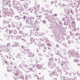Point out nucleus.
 Segmentation results:
<instances>
[{
    "mask_svg": "<svg viewBox=\"0 0 80 80\" xmlns=\"http://www.w3.org/2000/svg\"><path fill=\"white\" fill-rule=\"evenodd\" d=\"M12 33V31L9 30V34H11Z\"/></svg>",
    "mask_w": 80,
    "mask_h": 80,
    "instance_id": "nucleus-53",
    "label": "nucleus"
},
{
    "mask_svg": "<svg viewBox=\"0 0 80 80\" xmlns=\"http://www.w3.org/2000/svg\"><path fill=\"white\" fill-rule=\"evenodd\" d=\"M56 40L57 42H60V41H59V38H56Z\"/></svg>",
    "mask_w": 80,
    "mask_h": 80,
    "instance_id": "nucleus-25",
    "label": "nucleus"
},
{
    "mask_svg": "<svg viewBox=\"0 0 80 80\" xmlns=\"http://www.w3.org/2000/svg\"><path fill=\"white\" fill-rule=\"evenodd\" d=\"M72 73L70 72L69 73V77H71V76H72Z\"/></svg>",
    "mask_w": 80,
    "mask_h": 80,
    "instance_id": "nucleus-42",
    "label": "nucleus"
},
{
    "mask_svg": "<svg viewBox=\"0 0 80 80\" xmlns=\"http://www.w3.org/2000/svg\"><path fill=\"white\" fill-rule=\"evenodd\" d=\"M42 22L44 24H46V20H43L42 21Z\"/></svg>",
    "mask_w": 80,
    "mask_h": 80,
    "instance_id": "nucleus-37",
    "label": "nucleus"
},
{
    "mask_svg": "<svg viewBox=\"0 0 80 80\" xmlns=\"http://www.w3.org/2000/svg\"><path fill=\"white\" fill-rule=\"evenodd\" d=\"M62 28L64 32H66V30L65 29V28H64L63 27H62Z\"/></svg>",
    "mask_w": 80,
    "mask_h": 80,
    "instance_id": "nucleus-22",
    "label": "nucleus"
},
{
    "mask_svg": "<svg viewBox=\"0 0 80 80\" xmlns=\"http://www.w3.org/2000/svg\"><path fill=\"white\" fill-rule=\"evenodd\" d=\"M73 30L74 32H75L77 30V28H75V27H73Z\"/></svg>",
    "mask_w": 80,
    "mask_h": 80,
    "instance_id": "nucleus-41",
    "label": "nucleus"
},
{
    "mask_svg": "<svg viewBox=\"0 0 80 80\" xmlns=\"http://www.w3.org/2000/svg\"><path fill=\"white\" fill-rule=\"evenodd\" d=\"M70 35L71 37H73V33H72L71 32H70Z\"/></svg>",
    "mask_w": 80,
    "mask_h": 80,
    "instance_id": "nucleus-31",
    "label": "nucleus"
},
{
    "mask_svg": "<svg viewBox=\"0 0 80 80\" xmlns=\"http://www.w3.org/2000/svg\"><path fill=\"white\" fill-rule=\"evenodd\" d=\"M15 8V9H16V10H17L18 9H19V7H18L17 8V7H14Z\"/></svg>",
    "mask_w": 80,
    "mask_h": 80,
    "instance_id": "nucleus-52",
    "label": "nucleus"
},
{
    "mask_svg": "<svg viewBox=\"0 0 80 80\" xmlns=\"http://www.w3.org/2000/svg\"><path fill=\"white\" fill-rule=\"evenodd\" d=\"M67 12H68V14L69 16H72V15H70V11L68 10Z\"/></svg>",
    "mask_w": 80,
    "mask_h": 80,
    "instance_id": "nucleus-21",
    "label": "nucleus"
},
{
    "mask_svg": "<svg viewBox=\"0 0 80 80\" xmlns=\"http://www.w3.org/2000/svg\"><path fill=\"white\" fill-rule=\"evenodd\" d=\"M16 0H13L12 1L13 4L14 5H15V2Z\"/></svg>",
    "mask_w": 80,
    "mask_h": 80,
    "instance_id": "nucleus-48",
    "label": "nucleus"
},
{
    "mask_svg": "<svg viewBox=\"0 0 80 80\" xmlns=\"http://www.w3.org/2000/svg\"><path fill=\"white\" fill-rule=\"evenodd\" d=\"M23 36L24 37H28L29 36L27 34L23 33Z\"/></svg>",
    "mask_w": 80,
    "mask_h": 80,
    "instance_id": "nucleus-12",
    "label": "nucleus"
},
{
    "mask_svg": "<svg viewBox=\"0 0 80 80\" xmlns=\"http://www.w3.org/2000/svg\"><path fill=\"white\" fill-rule=\"evenodd\" d=\"M67 40H69L70 39V36H67Z\"/></svg>",
    "mask_w": 80,
    "mask_h": 80,
    "instance_id": "nucleus-45",
    "label": "nucleus"
},
{
    "mask_svg": "<svg viewBox=\"0 0 80 80\" xmlns=\"http://www.w3.org/2000/svg\"><path fill=\"white\" fill-rule=\"evenodd\" d=\"M52 75H55V73H56V72L55 71L53 72V71H52Z\"/></svg>",
    "mask_w": 80,
    "mask_h": 80,
    "instance_id": "nucleus-44",
    "label": "nucleus"
},
{
    "mask_svg": "<svg viewBox=\"0 0 80 80\" xmlns=\"http://www.w3.org/2000/svg\"><path fill=\"white\" fill-rule=\"evenodd\" d=\"M3 50L4 52H10V50L7 49V48H4Z\"/></svg>",
    "mask_w": 80,
    "mask_h": 80,
    "instance_id": "nucleus-8",
    "label": "nucleus"
},
{
    "mask_svg": "<svg viewBox=\"0 0 80 80\" xmlns=\"http://www.w3.org/2000/svg\"><path fill=\"white\" fill-rule=\"evenodd\" d=\"M29 70H30V71H31V72H33V69H32V68H30L29 69Z\"/></svg>",
    "mask_w": 80,
    "mask_h": 80,
    "instance_id": "nucleus-43",
    "label": "nucleus"
},
{
    "mask_svg": "<svg viewBox=\"0 0 80 80\" xmlns=\"http://www.w3.org/2000/svg\"><path fill=\"white\" fill-rule=\"evenodd\" d=\"M37 12H39V13H42V10L41 9H38V10H37Z\"/></svg>",
    "mask_w": 80,
    "mask_h": 80,
    "instance_id": "nucleus-26",
    "label": "nucleus"
},
{
    "mask_svg": "<svg viewBox=\"0 0 80 80\" xmlns=\"http://www.w3.org/2000/svg\"><path fill=\"white\" fill-rule=\"evenodd\" d=\"M47 45H48V46H49L50 47H52V45H51V44H50V43H47Z\"/></svg>",
    "mask_w": 80,
    "mask_h": 80,
    "instance_id": "nucleus-36",
    "label": "nucleus"
},
{
    "mask_svg": "<svg viewBox=\"0 0 80 80\" xmlns=\"http://www.w3.org/2000/svg\"><path fill=\"white\" fill-rule=\"evenodd\" d=\"M17 32L16 31V30H15L13 32V33L14 34V35H15L16 34H17Z\"/></svg>",
    "mask_w": 80,
    "mask_h": 80,
    "instance_id": "nucleus-34",
    "label": "nucleus"
},
{
    "mask_svg": "<svg viewBox=\"0 0 80 80\" xmlns=\"http://www.w3.org/2000/svg\"><path fill=\"white\" fill-rule=\"evenodd\" d=\"M25 78L26 79L25 80H27L29 78L28 76L27 75H25Z\"/></svg>",
    "mask_w": 80,
    "mask_h": 80,
    "instance_id": "nucleus-32",
    "label": "nucleus"
},
{
    "mask_svg": "<svg viewBox=\"0 0 80 80\" xmlns=\"http://www.w3.org/2000/svg\"><path fill=\"white\" fill-rule=\"evenodd\" d=\"M19 67L20 68H22L23 67V65H20Z\"/></svg>",
    "mask_w": 80,
    "mask_h": 80,
    "instance_id": "nucleus-55",
    "label": "nucleus"
},
{
    "mask_svg": "<svg viewBox=\"0 0 80 80\" xmlns=\"http://www.w3.org/2000/svg\"><path fill=\"white\" fill-rule=\"evenodd\" d=\"M20 78L21 79H22V80H24V77L23 76H21L20 77Z\"/></svg>",
    "mask_w": 80,
    "mask_h": 80,
    "instance_id": "nucleus-30",
    "label": "nucleus"
},
{
    "mask_svg": "<svg viewBox=\"0 0 80 80\" xmlns=\"http://www.w3.org/2000/svg\"><path fill=\"white\" fill-rule=\"evenodd\" d=\"M52 60H53V58H50L49 60V62H52Z\"/></svg>",
    "mask_w": 80,
    "mask_h": 80,
    "instance_id": "nucleus-49",
    "label": "nucleus"
},
{
    "mask_svg": "<svg viewBox=\"0 0 80 80\" xmlns=\"http://www.w3.org/2000/svg\"><path fill=\"white\" fill-rule=\"evenodd\" d=\"M13 37H11V36H9V37H7V38H12Z\"/></svg>",
    "mask_w": 80,
    "mask_h": 80,
    "instance_id": "nucleus-59",
    "label": "nucleus"
},
{
    "mask_svg": "<svg viewBox=\"0 0 80 80\" xmlns=\"http://www.w3.org/2000/svg\"><path fill=\"white\" fill-rule=\"evenodd\" d=\"M71 6L72 7H75V2H72L71 4Z\"/></svg>",
    "mask_w": 80,
    "mask_h": 80,
    "instance_id": "nucleus-15",
    "label": "nucleus"
},
{
    "mask_svg": "<svg viewBox=\"0 0 80 80\" xmlns=\"http://www.w3.org/2000/svg\"><path fill=\"white\" fill-rule=\"evenodd\" d=\"M20 9L22 11V12L24 10V9H23V7H21L20 8Z\"/></svg>",
    "mask_w": 80,
    "mask_h": 80,
    "instance_id": "nucleus-28",
    "label": "nucleus"
},
{
    "mask_svg": "<svg viewBox=\"0 0 80 80\" xmlns=\"http://www.w3.org/2000/svg\"><path fill=\"white\" fill-rule=\"evenodd\" d=\"M28 23H29V24H30V25H33V21L31 20H29V22H28Z\"/></svg>",
    "mask_w": 80,
    "mask_h": 80,
    "instance_id": "nucleus-7",
    "label": "nucleus"
},
{
    "mask_svg": "<svg viewBox=\"0 0 80 80\" xmlns=\"http://www.w3.org/2000/svg\"><path fill=\"white\" fill-rule=\"evenodd\" d=\"M68 54L69 55H72L73 56V57H75L76 58H78L80 57V56H79V54H78V53H77L76 52H73V50H69L68 52Z\"/></svg>",
    "mask_w": 80,
    "mask_h": 80,
    "instance_id": "nucleus-1",
    "label": "nucleus"
},
{
    "mask_svg": "<svg viewBox=\"0 0 80 80\" xmlns=\"http://www.w3.org/2000/svg\"><path fill=\"white\" fill-rule=\"evenodd\" d=\"M15 75H16V76H18V72H15Z\"/></svg>",
    "mask_w": 80,
    "mask_h": 80,
    "instance_id": "nucleus-51",
    "label": "nucleus"
},
{
    "mask_svg": "<svg viewBox=\"0 0 80 80\" xmlns=\"http://www.w3.org/2000/svg\"><path fill=\"white\" fill-rule=\"evenodd\" d=\"M53 66L54 67H56V66H57V64H56V63H55V62H53Z\"/></svg>",
    "mask_w": 80,
    "mask_h": 80,
    "instance_id": "nucleus-40",
    "label": "nucleus"
},
{
    "mask_svg": "<svg viewBox=\"0 0 80 80\" xmlns=\"http://www.w3.org/2000/svg\"><path fill=\"white\" fill-rule=\"evenodd\" d=\"M70 19H71V20H73L74 18H73V17H72V16H70Z\"/></svg>",
    "mask_w": 80,
    "mask_h": 80,
    "instance_id": "nucleus-54",
    "label": "nucleus"
},
{
    "mask_svg": "<svg viewBox=\"0 0 80 80\" xmlns=\"http://www.w3.org/2000/svg\"><path fill=\"white\" fill-rule=\"evenodd\" d=\"M28 10H29V12H30L31 11V13H32V12H33V9H32V8H30H30H29L28 9Z\"/></svg>",
    "mask_w": 80,
    "mask_h": 80,
    "instance_id": "nucleus-16",
    "label": "nucleus"
},
{
    "mask_svg": "<svg viewBox=\"0 0 80 80\" xmlns=\"http://www.w3.org/2000/svg\"><path fill=\"white\" fill-rule=\"evenodd\" d=\"M44 45L43 44H39V47H42L43 46H44Z\"/></svg>",
    "mask_w": 80,
    "mask_h": 80,
    "instance_id": "nucleus-35",
    "label": "nucleus"
},
{
    "mask_svg": "<svg viewBox=\"0 0 80 80\" xmlns=\"http://www.w3.org/2000/svg\"><path fill=\"white\" fill-rule=\"evenodd\" d=\"M48 67L49 68H53V65H52V62H49L48 63Z\"/></svg>",
    "mask_w": 80,
    "mask_h": 80,
    "instance_id": "nucleus-4",
    "label": "nucleus"
},
{
    "mask_svg": "<svg viewBox=\"0 0 80 80\" xmlns=\"http://www.w3.org/2000/svg\"><path fill=\"white\" fill-rule=\"evenodd\" d=\"M48 47H47V46L46 45H44V47H43V49H44L45 50H47V48Z\"/></svg>",
    "mask_w": 80,
    "mask_h": 80,
    "instance_id": "nucleus-20",
    "label": "nucleus"
},
{
    "mask_svg": "<svg viewBox=\"0 0 80 80\" xmlns=\"http://www.w3.org/2000/svg\"><path fill=\"white\" fill-rule=\"evenodd\" d=\"M68 23H67V22H64V25H68Z\"/></svg>",
    "mask_w": 80,
    "mask_h": 80,
    "instance_id": "nucleus-27",
    "label": "nucleus"
},
{
    "mask_svg": "<svg viewBox=\"0 0 80 80\" xmlns=\"http://www.w3.org/2000/svg\"><path fill=\"white\" fill-rule=\"evenodd\" d=\"M22 50H24L23 52H24V53H27L28 55H29L30 54V52H29V51L28 49H25V48H24Z\"/></svg>",
    "mask_w": 80,
    "mask_h": 80,
    "instance_id": "nucleus-3",
    "label": "nucleus"
},
{
    "mask_svg": "<svg viewBox=\"0 0 80 80\" xmlns=\"http://www.w3.org/2000/svg\"><path fill=\"white\" fill-rule=\"evenodd\" d=\"M60 71H61V70L60 69H58L57 70V71L58 72H60Z\"/></svg>",
    "mask_w": 80,
    "mask_h": 80,
    "instance_id": "nucleus-61",
    "label": "nucleus"
},
{
    "mask_svg": "<svg viewBox=\"0 0 80 80\" xmlns=\"http://www.w3.org/2000/svg\"><path fill=\"white\" fill-rule=\"evenodd\" d=\"M80 34L78 33H76V34H75V35L76 36H78V35H79Z\"/></svg>",
    "mask_w": 80,
    "mask_h": 80,
    "instance_id": "nucleus-57",
    "label": "nucleus"
},
{
    "mask_svg": "<svg viewBox=\"0 0 80 80\" xmlns=\"http://www.w3.org/2000/svg\"><path fill=\"white\" fill-rule=\"evenodd\" d=\"M68 9H64V11L65 12V13H67V12H68Z\"/></svg>",
    "mask_w": 80,
    "mask_h": 80,
    "instance_id": "nucleus-46",
    "label": "nucleus"
},
{
    "mask_svg": "<svg viewBox=\"0 0 80 80\" xmlns=\"http://www.w3.org/2000/svg\"><path fill=\"white\" fill-rule=\"evenodd\" d=\"M19 33H21V34H22V33H23V32L22 31H19Z\"/></svg>",
    "mask_w": 80,
    "mask_h": 80,
    "instance_id": "nucleus-56",
    "label": "nucleus"
},
{
    "mask_svg": "<svg viewBox=\"0 0 80 80\" xmlns=\"http://www.w3.org/2000/svg\"><path fill=\"white\" fill-rule=\"evenodd\" d=\"M59 25H60V27H62V22H61V21H59Z\"/></svg>",
    "mask_w": 80,
    "mask_h": 80,
    "instance_id": "nucleus-17",
    "label": "nucleus"
},
{
    "mask_svg": "<svg viewBox=\"0 0 80 80\" xmlns=\"http://www.w3.org/2000/svg\"><path fill=\"white\" fill-rule=\"evenodd\" d=\"M12 27H15V24H14V23L13 22H12Z\"/></svg>",
    "mask_w": 80,
    "mask_h": 80,
    "instance_id": "nucleus-29",
    "label": "nucleus"
},
{
    "mask_svg": "<svg viewBox=\"0 0 80 80\" xmlns=\"http://www.w3.org/2000/svg\"><path fill=\"white\" fill-rule=\"evenodd\" d=\"M37 67L38 69H42V65L40 64H38L37 65Z\"/></svg>",
    "mask_w": 80,
    "mask_h": 80,
    "instance_id": "nucleus-6",
    "label": "nucleus"
},
{
    "mask_svg": "<svg viewBox=\"0 0 80 80\" xmlns=\"http://www.w3.org/2000/svg\"><path fill=\"white\" fill-rule=\"evenodd\" d=\"M22 41H24V42H27V40H26V39H25L24 38H22Z\"/></svg>",
    "mask_w": 80,
    "mask_h": 80,
    "instance_id": "nucleus-47",
    "label": "nucleus"
},
{
    "mask_svg": "<svg viewBox=\"0 0 80 80\" xmlns=\"http://www.w3.org/2000/svg\"><path fill=\"white\" fill-rule=\"evenodd\" d=\"M30 20H31V21H32V20H33V21L34 18L31 17L30 18Z\"/></svg>",
    "mask_w": 80,
    "mask_h": 80,
    "instance_id": "nucleus-39",
    "label": "nucleus"
},
{
    "mask_svg": "<svg viewBox=\"0 0 80 80\" xmlns=\"http://www.w3.org/2000/svg\"><path fill=\"white\" fill-rule=\"evenodd\" d=\"M3 14L4 15V13H6V8H4L3 9Z\"/></svg>",
    "mask_w": 80,
    "mask_h": 80,
    "instance_id": "nucleus-13",
    "label": "nucleus"
},
{
    "mask_svg": "<svg viewBox=\"0 0 80 80\" xmlns=\"http://www.w3.org/2000/svg\"><path fill=\"white\" fill-rule=\"evenodd\" d=\"M79 60H78V59H75V60L73 62H75V63L77 62H78Z\"/></svg>",
    "mask_w": 80,
    "mask_h": 80,
    "instance_id": "nucleus-38",
    "label": "nucleus"
},
{
    "mask_svg": "<svg viewBox=\"0 0 80 80\" xmlns=\"http://www.w3.org/2000/svg\"><path fill=\"white\" fill-rule=\"evenodd\" d=\"M68 44H71V42H70V41L69 40L68 41Z\"/></svg>",
    "mask_w": 80,
    "mask_h": 80,
    "instance_id": "nucleus-60",
    "label": "nucleus"
},
{
    "mask_svg": "<svg viewBox=\"0 0 80 80\" xmlns=\"http://www.w3.org/2000/svg\"><path fill=\"white\" fill-rule=\"evenodd\" d=\"M34 9H35V12H34V13H35V15H37V8L36 7L34 8Z\"/></svg>",
    "mask_w": 80,
    "mask_h": 80,
    "instance_id": "nucleus-11",
    "label": "nucleus"
},
{
    "mask_svg": "<svg viewBox=\"0 0 80 80\" xmlns=\"http://www.w3.org/2000/svg\"><path fill=\"white\" fill-rule=\"evenodd\" d=\"M59 53V51L58 50H57V52H56V54H58Z\"/></svg>",
    "mask_w": 80,
    "mask_h": 80,
    "instance_id": "nucleus-62",
    "label": "nucleus"
},
{
    "mask_svg": "<svg viewBox=\"0 0 80 80\" xmlns=\"http://www.w3.org/2000/svg\"><path fill=\"white\" fill-rule=\"evenodd\" d=\"M62 63L61 64V65H62V67L63 68V67H65V65L66 64V62H65V61H62L61 62Z\"/></svg>",
    "mask_w": 80,
    "mask_h": 80,
    "instance_id": "nucleus-5",
    "label": "nucleus"
},
{
    "mask_svg": "<svg viewBox=\"0 0 80 80\" xmlns=\"http://www.w3.org/2000/svg\"><path fill=\"white\" fill-rule=\"evenodd\" d=\"M5 13V14H4V15L8 16V17H9V16H11V15H12V12H10V11L9 10H8L7 11V12H6V13Z\"/></svg>",
    "mask_w": 80,
    "mask_h": 80,
    "instance_id": "nucleus-2",
    "label": "nucleus"
},
{
    "mask_svg": "<svg viewBox=\"0 0 80 80\" xmlns=\"http://www.w3.org/2000/svg\"><path fill=\"white\" fill-rule=\"evenodd\" d=\"M15 18H17V19H18V20H20L21 18L23 19V18H19V17L18 16H15Z\"/></svg>",
    "mask_w": 80,
    "mask_h": 80,
    "instance_id": "nucleus-14",
    "label": "nucleus"
},
{
    "mask_svg": "<svg viewBox=\"0 0 80 80\" xmlns=\"http://www.w3.org/2000/svg\"><path fill=\"white\" fill-rule=\"evenodd\" d=\"M70 11L71 12V14H72V15H73V14H74V12H73V10H72V9H71L70 10Z\"/></svg>",
    "mask_w": 80,
    "mask_h": 80,
    "instance_id": "nucleus-33",
    "label": "nucleus"
},
{
    "mask_svg": "<svg viewBox=\"0 0 80 80\" xmlns=\"http://www.w3.org/2000/svg\"><path fill=\"white\" fill-rule=\"evenodd\" d=\"M12 70V71H14V73H15V71H17V67H13Z\"/></svg>",
    "mask_w": 80,
    "mask_h": 80,
    "instance_id": "nucleus-9",
    "label": "nucleus"
},
{
    "mask_svg": "<svg viewBox=\"0 0 80 80\" xmlns=\"http://www.w3.org/2000/svg\"><path fill=\"white\" fill-rule=\"evenodd\" d=\"M8 72H12V70L10 68H8L7 69Z\"/></svg>",
    "mask_w": 80,
    "mask_h": 80,
    "instance_id": "nucleus-23",
    "label": "nucleus"
},
{
    "mask_svg": "<svg viewBox=\"0 0 80 80\" xmlns=\"http://www.w3.org/2000/svg\"><path fill=\"white\" fill-rule=\"evenodd\" d=\"M17 10H18V12L19 13H21V12H22V11H21V10H19V9H17Z\"/></svg>",
    "mask_w": 80,
    "mask_h": 80,
    "instance_id": "nucleus-50",
    "label": "nucleus"
},
{
    "mask_svg": "<svg viewBox=\"0 0 80 80\" xmlns=\"http://www.w3.org/2000/svg\"><path fill=\"white\" fill-rule=\"evenodd\" d=\"M13 78L15 80H17V78H18V77H17V76H16V75H14Z\"/></svg>",
    "mask_w": 80,
    "mask_h": 80,
    "instance_id": "nucleus-19",
    "label": "nucleus"
},
{
    "mask_svg": "<svg viewBox=\"0 0 80 80\" xmlns=\"http://www.w3.org/2000/svg\"><path fill=\"white\" fill-rule=\"evenodd\" d=\"M40 5H38L37 6V8H40Z\"/></svg>",
    "mask_w": 80,
    "mask_h": 80,
    "instance_id": "nucleus-63",
    "label": "nucleus"
},
{
    "mask_svg": "<svg viewBox=\"0 0 80 80\" xmlns=\"http://www.w3.org/2000/svg\"><path fill=\"white\" fill-rule=\"evenodd\" d=\"M70 18H69V17L67 16V21L68 22H70Z\"/></svg>",
    "mask_w": 80,
    "mask_h": 80,
    "instance_id": "nucleus-24",
    "label": "nucleus"
},
{
    "mask_svg": "<svg viewBox=\"0 0 80 80\" xmlns=\"http://www.w3.org/2000/svg\"><path fill=\"white\" fill-rule=\"evenodd\" d=\"M30 40L31 42H35V39L31 38L30 39Z\"/></svg>",
    "mask_w": 80,
    "mask_h": 80,
    "instance_id": "nucleus-10",
    "label": "nucleus"
},
{
    "mask_svg": "<svg viewBox=\"0 0 80 80\" xmlns=\"http://www.w3.org/2000/svg\"><path fill=\"white\" fill-rule=\"evenodd\" d=\"M10 43H9L6 45V48H10Z\"/></svg>",
    "mask_w": 80,
    "mask_h": 80,
    "instance_id": "nucleus-18",
    "label": "nucleus"
},
{
    "mask_svg": "<svg viewBox=\"0 0 80 80\" xmlns=\"http://www.w3.org/2000/svg\"><path fill=\"white\" fill-rule=\"evenodd\" d=\"M23 19H24L25 20V18H26V17L25 16H23Z\"/></svg>",
    "mask_w": 80,
    "mask_h": 80,
    "instance_id": "nucleus-64",
    "label": "nucleus"
},
{
    "mask_svg": "<svg viewBox=\"0 0 80 80\" xmlns=\"http://www.w3.org/2000/svg\"><path fill=\"white\" fill-rule=\"evenodd\" d=\"M3 23H4V24H5L6 23H7V22H6V20H4Z\"/></svg>",
    "mask_w": 80,
    "mask_h": 80,
    "instance_id": "nucleus-58",
    "label": "nucleus"
}]
</instances>
